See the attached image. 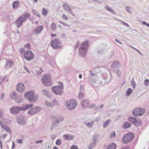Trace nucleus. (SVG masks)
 <instances>
[{
	"instance_id": "1",
	"label": "nucleus",
	"mask_w": 149,
	"mask_h": 149,
	"mask_svg": "<svg viewBox=\"0 0 149 149\" xmlns=\"http://www.w3.org/2000/svg\"><path fill=\"white\" fill-rule=\"evenodd\" d=\"M88 46V41H85L81 43L79 51V55L81 57L84 58L85 56Z\"/></svg>"
},
{
	"instance_id": "2",
	"label": "nucleus",
	"mask_w": 149,
	"mask_h": 149,
	"mask_svg": "<svg viewBox=\"0 0 149 149\" xmlns=\"http://www.w3.org/2000/svg\"><path fill=\"white\" fill-rule=\"evenodd\" d=\"M30 16V14L29 13H26L22 15L15 21L17 28H18L21 26L23 23L25 22Z\"/></svg>"
},
{
	"instance_id": "3",
	"label": "nucleus",
	"mask_w": 149,
	"mask_h": 149,
	"mask_svg": "<svg viewBox=\"0 0 149 149\" xmlns=\"http://www.w3.org/2000/svg\"><path fill=\"white\" fill-rule=\"evenodd\" d=\"M34 93L33 91H30L26 92L24 94L25 98L27 99L30 102H34L36 101L38 98V95H37L34 96Z\"/></svg>"
},
{
	"instance_id": "4",
	"label": "nucleus",
	"mask_w": 149,
	"mask_h": 149,
	"mask_svg": "<svg viewBox=\"0 0 149 149\" xmlns=\"http://www.w3.org/2000/svg\"><path fill=\"white\" fill-rule=\"evenodd\" d=\"M54 119L52 121V124L51 126L50 129L52 130L57 127L58 124L62 122L63 119V117L61 116H53Z\"/></svg>"
},
{
	"instance_id": "5",
	"label": "nucleus",
	"mask_w": 149,
	"mask_h": 149,
	"mask_svg": "<svg viewBox=\"0 0 149 149\" xmlns=\"http://www.w3.org/2000/svg\"><path fill=\"white\" fill-rule=\"evenodd\" d=\"M58 84L60 85L59 86H54L52 89L53 92L56 95H61L63 93V84L61 82H59Z\"/></svg>"
},
{
	"instance_id": "6",
	"label": "nucleus",
	"mask_w": 149,
	"mask_h": 149,
	"mask_svg": "<svg viewBox=\"0 0 149 149\" xmlns=\"http://www.w3.org/2000/svg\"><path fill=\"white\" fill-rule=\"evenodd\" d=\"M77 102L73 99L66 101L65 104L67 108L70 110L74 109L77 107Z\"/></svg>"
},
{
	"instance_id": "7",
	"label": "nucleus",
	"mask_w": 149,
	"mask_h": 149,
	"mask_svg": "<svg viewBox=\"0 0 149 149\" xmlns=\"http://www.w3.org/2000/svg\"><path fill=\"white\" fill-rule=\"evenodd\" d=\"M41 79L42 83L46 86H50L52 84L50 76L49 74L44 75L42 77Z\"/></svg>"
},
{
	"instance_id": "8",
	"label": "nucleus",
	"mask_w": 149,
	"mask_h": 149,
	"mask_svg": "<svg viewBox=\"0 0 149 149\" xmlns=\"http://www.w3.org/2000/svg\"><path fill=\"white\" fill-rule=\"evenodd\" d=\"M134 137L132 133H127L125 134L123 138V141L124 143H127L131 141Z\"/></svg>"
},
{
	"instance_id": "9",
	"label": "nucleus",
	"mask_w": 149,
	"mask_h": 149,
	"mask_svg": "<svg viewBox=\"0 0 149 149\" xmlns=\"http://www.w3.org/2000/svg\"><path fill=\"white\" fill-rule=\"evenodd\" d=\"M145 111L144 109L137 108L133 110L132 113L135 116H141L144 113Z\"/></svg>"
},
{
	"instance_id": "10",
	"label": "nucleus",
	"mask_w": 149,
	"mask_h": 149,
	"mask_svg": "<svg viewBox=\"0 0 149 149\" xmlns=\"http://www.w3.org/2000/svg\"><path fill=\"white\" fill-rule=\"evenodd\" d=\"M51 46L54 49H59L61 47L59 40L57 38L53 40L52 41Z\"/></svg>"
},
{
	"instance_id": "11",
	"label": "nucleus",
	"mask_w": 149,
	"mask_h": 149,
	"mask_svg": "<svg viewBox=\"0 0 149 149\" xmlns=\"http://www.w3.org/2000/svg\"><path fill=\"white\" fill-rule=\"evenodd\" d=\"M120 67L121 65L119 62L118 61H115L111 65V69L114 72L118 73L119 72L118 68Z\"/></svg>"
},
{
	"instance_id": "12",
	"label": "nucleus",
	"mask_w": 149,
	"mask_h": 149,
	"mask_svg": "<svg viewBox=\"0 0 149 149\" xmlns=\"http://www.w3.org/2000/svg\"><path fill=\"white\" fill-rule=\"evenodd\" d=\"M24 58L27 60L30 61L33 59L34 55L32 52L30 50H27L24 54Z\"/></svg>"
},
{
	"instance_id": "13",
	"label": "nucleus",
	"mask_w": 149,
	"mask_h": 149,
	"mask_svg": "<svg viewBox=\"0 0 149 149\" xmlns=\"http://www.w3.org/2000/svg\"><path fill=\"white\" fill-rule=\"evenodd\" d=\"M20 111H22V107H13L10 109V113L14 115L18 113Z\"/></svg>"
},
{
	"instance_id": "14",
	"label": "nucleus",
	"mask_w": 149,
	"mask_h": 149,
	"mask_svg": "<svg viewBox=\"0 0 149 149\" xmlns=\"http://www.w3.org/2000/svg\"><path fill=\"white\" fill-rule=\"evenodd\" d=\"M41 110L40 107L37 106L31 108L28 111V113L29 115H32L38 113Z\"/></svg>"
},
{
	"instance_id": "15",
	"label": "nucleus",
	"mask_w": 149,
	"mask_h": 149,
	"mask_svg": "<svg viewBox=\"0 0 149 149\" xmlns=\"http://www.w3.org/2000/svg\"><path fill=\"white\" fill-rule=\"evenodd\" d=\"M13 64V61L10 60H6L4 65V68L5 70H8L11 68Z\"/></svg>"
},
{
	"instance_id": "16",
	"label": "nucleus",
	"mask_w": 149,
	"mask_h": 149,
	"mask_svg": "<svg viewBox=\"0 0 149 149\" xmlns=\"http://www.w3.org/2000/svg\"><path fill=\"white\" fill-rule=\"evenodd\" d=\"M17 122L20 125H24L26 123V120L23 116L18 117L17 119Z\"/></svg>"
},
{
	"instance_id": "17",
	"label": "nucleus",
	"mask_w": 149,
	"mask_h": 149,
	"mask_svg": "<svg viewBox=\"0 0 149 149\" xmlns=\"http://www.w3.org/2000/svg\"><path fill=\"white\" fill-rule=\"evenodd\" d=\"M0 124L1 127L6 131L8 133L11 134V131L9 128L8 126H7L3 124V122L0 120Z\"/></svg>"
},
{
	"instance_id": "18",
	"label": "nucleus",
	"mask_w": 149,
	"mask_h": 149,
	"mask_svg": "<svg viewBox=\"0 0 149 149\" xmlns=\"http://www.w3.org/2000/svg\"><path fill=\"white\" fill-rule=\"evenodd\" d=\"M91 75L89 76L90 81L92 82L95 83L96 79L95 78L97 77V74L95 73H93L91 71H89Z\"/></svg>"
},
{
	"instance_id": "19",
	"label": "nucleus",
	"mask_w": 149,
	"mask_h": 149,
	"mask_svg": "<svg viewBox=\"0 0 149 149\" xmlns=\"http://www.w3.org/2000/svg\"><path fill=\"white\" fill-rule=\"evenodd\" d=\"M43 26L41 25L37 27L33 33L34 35H37L41 33L43 29Z\"/></svg>"
},
{
	"instance_id": "20",
	"label": "nucleus",
	"mask_w": 149,
	"mask_h": 149,
	"mask_svg": "<svg viewBox=\"0 0 149 149\" xmlns=\"http://www.w3.org/2000/svg\"><path fill=\"white\" fill-rule=\"evenodd\" d=\"M128 120L130 122L135 124L136 126L139 125L140 123V122H139L135 118L133 117H129L128 118Z\"/></svg>"
},
{
	"instance_id": "21",
	"label": "nucleus",
	"mask_w": 149,
	"mask_h": 149,
	"mask_svg": "<svg viewBox=\"0 0 149 149\" xmlns=\"http://www.w3.org/2000/svg\"><path fill=\"white\" fill-rule=\"evenodd\" d=\"M89 101L87 100H82L81 102V106L84 109H85L88 107Z\"/></svg>"
},
{
	"instance_id": "22",
	"label": "nucleus",
	"mask_w": 149,
	"mask_h": 149,
	"mask_svg": "<svg viewBox=\"0 0 149 149\" xmlns=\"http://www.w3.org/2000/svg\"><path fill=\"white\" fill-rule=\"evenodd\" d=\"M17 90L19 92H22L24 91V87L23 84L21 83H19L17 85Z\"/></svg>"
},
{
	"instance_id": "23",
	"label": "nucleus",
	"mask_w": 149,
	"mask_h": 149,
	"mask_svg": "<svg viewBox=\"0 0 149 149\" xmlns=\"http://www.w3.org/2000/svg\"><path fill=\"white\" fill-rule=\"evenodd\" d=\"M63 6L64 7V10L70 13L72 15H74L73 12L71 10V9L70 8V7L67 4H63Z\"/></svg>"
},
{
	"instance_id": "24",
	"label": "nucleus",
	"mask_w": 149,
	"mask_h": 149,
	"mask_svg": "<svg viewBox=\"0 0 149 149\" xmlns=\"http://www.w3.org/2000/svg\"><path fill=\"white\" fill-rule=\"evenodd\" d=\"M33 104H29L24 105L22 107V111H24L29 109V108L33 107Z\"/></svg>"
},
{
	"instance_id": "25",
	"label": "nucleus",
	"mask_w": 149,
	"mask_h": 149,
	"mask_svg": "<svg viewBox=\"0 0 149 149\" xmlns=\"http://www.w3.org/2000/svg\"><path fill=\"white\" fill-rule=\"evenodd\" d=\"M15 99V102L17 103H20L23 102V99L22 96H17Z\"/></svg>"
},
{
	"instance_id": "26",
	"label": "nucleus",
	"mask_w": 149,
	"mask_h": 149,
	"mask_svg": "<svg viewBox=\"0 0 149 149\" xmlns=\"http://www.w3.org/2000/svg\"><path fill=\"white\" fill-rule=\"evenodd\" d=\"M42 92L43 94L48 97H51V95L49 93L48 91L46 89H43L42 90Z\"/></svg>"
},
{
	"instance_id": "27",
	"label": "nucleus",
	"mask_w": 149,
	"mask_h": 149,
	"mask_svg": "<svg viewBox=\"0 0 149 149\" xmlns=\"http://www.w3.org/2000/svg\"><path fill=\"white\" fill-rule=\"evenodd\" d=\"M94 121H92L91 122H88L87 123L86 122L84 123V124L86 125L87 127L88 128H92L93 127V126L94 125Z\"/></svg>"
},
{
	"instance_id": "28",
	"label": "nucleus",
	"mask_w": 149,
	"mask_h": 149,
	"mask_svg": "<svg viewBox=\"0 0 149 149\" xmlns=\"http://www.w3.org/2000/svg\"><path fill=\"white\" fill-rule=\"evenodd\" d=\"M116 145L114 143H112L109 145L106 149H116Z\"/></svg>"
},
{
	"instance_id": "29",
	"label": "nucleus",
	"mask_w": 149,
	"mask_h": 149,
	"mask_svg": "<svg viewBox=\"0 0 149 149\" xmlns=\"http://www.w3.org/2000/svg\"><path fill=\"white\" fill-rule=\"evenodd\" d=\"M17 96L16 92L15 91H13L10 95V97L13 99H15Z\"/></svg>"
},
{
	"instance_id": "30",
	"label": "nucleus",
	"mask_w": 149,
	"mask_h": 149,
	"mask_svg": "<svg viewBox=\"0 0 149 149\" xmlns=\"http://www.w3.org/2000/svg\"><path fill=\"white\" fill-rule=\"evenodd\" d=\"M131 126L130 123L128 122H125L124 123V124L123 125V127L124 129L130 127Z\"/></svg>"
},
{
	"instance_id": "31",
	"label": "nucleus",
	"mask_w": 149,
	"mask_h": 149,
	"mask_svg": "<svg viewBox=\"0 0 149 149\" xmlns=\"http://www.w3.org/2000/svg\"><path fill=\"white\" fill-rule=\"evenodd\" d=\"M104 8L107 10L110 11L113 14H115V13L113 10L111 8L107 6H104Z\"/></svg>"
},
{
	"instance_id": "32",
	"label": "nucleus",
	"mask_w": 149,
	"mask_h": 149,
	"mask_svg": "<svg viewBox=\"0 0 149 149\" xmlns=\"http://www.w3.org/2000/svg\"><path fill=\"white\" fill-rule=\"evenodd\" d=\"M48 10L47 9L45 8H42V13L43 16H45L48 13Z\"/></svg>"
},
{
	"instance_id": "33",
	"label": "nucleus",
	"mask_w": 149,
	"mask_h": 149,
	"mask_svg": "<svg viewBox=\"0 0 149 149\" xmlns=\"http://www.w3.org/2000/svg\"><path fill=\"white\" fill-rule=\"evenodd\" d=\"M19 3V2L18 1H14L13 4V8L15 9Z\"/></svg>"
},
{
	"instance_id": "34",
	"label": "nucleus",
	"mask_w": 149,
	"mask_h": 149,
	"mask_svg": "<svg viewBox=\"0 0 149 149\" xmlns=\"http://www.w3.org/2000/svg\"><path fill=\"white\" fill-rule=\"evenodd\" d=\"M132 8L130 6H126L125 7V10L127 12L130 13H132Z\"/></svg>"
},
{
	"instance_id": "35",
	"label": "nucleus",
	"mask_w": 149,
	"mask_h": 149,
	"mask_svg": "<svg viewBox=\"0 0 149 149\" xmlns=\"http://www.w3.org/2000/svg\"><path fill=\"white\" fill-rule=\"evenodd\" d=\"M132 89L130 88H128L126 93V95L128 96H130L132 93Z\"/></svg>"
},
{
	"instance_id": "36",
	"label": "nucleus",
	"mask_w": 149,
	"mask_h": 149,
	"mask_svg": "<svg viewBox=\"0 0 149 149\" xmlns=\"http://www.w3.org/2000/svg\"><path fill=\"white\" fill-rule=\"evenodd\" d=\"M99 136V134H96L93 137L92 141L96 142V140L98 139Z\"/></svg>"
},
{
	"instance_id": "37",
	"label": "nucleus",
	"mask_w": 149,
	"mask_h": 149,
	"mask_svg": "<svg viewBox=\"0 0 149 149\" xmlns=\"http://www.w3.org/2000/svg\"><path fill=\"white\" fill-rule=\"evenodd\" d=\"M96 143L94 142L93 141H92L91 143L90 144L89 146L88 147V148L89 149H92L93 147L96 144Z\"/></svg>"
},
{
	"instance_id": "38",
	"label": "nucleus",
	"mask_w": 149,
	"mask_h": 149,
	"mask_svg": "<svg viewBox=\"0 0 149 149\" xmlns=\"http://www.w3.org/2000/svg\"><path fill=\"white\" fill-rule=\"evenodd\" d=\"M110 120L109 119L108 120L106 121L104 123L103 126L104 128L106 127L109 124V122Z\"/></svg>"
},
{
	"instance_id": "39",
	"label": "nucleus",
	"mask_w": 149,
	"mask_h": 149,
	"mask_svg": "<svg viewBox=\"0 0 149 149\" xmlns=\"http://www.w3.org/2000/svg\"><path fill=\"white\" fill-rule=\"evenodd\" d=\"M114 18L116 19H117V20H118L119 21H120L121 22L122 24L123 25L125 26H127V27L129 26V25L127 23L123 22V21L120 20H119L118 19H117L116 18Z\"/></svg>"
},
{
	"instance_id": "40",
	"label": "nucleus",
	"mask_w": 149,
	"mask_h": 149,
	"mask_svg": "<svg viewBox=\"0 0 149 149\" xmlns=\"http://www.w3.org/2000/svg\"><path fill=\"white\" fill-rule=\"evenodd\" d=\"M56 28V25L54 23L52 24L51 26V29L53 31Z\"/></svg>"
},
{
	"instance_id": "41",
	"label": "nucleus",
	"mask_w": 149,
	"mask_h": 149,
	"mask_svg": "<svg viewBox=\"0 0 149 149\" xmlns=\"http://www.w3.org/2000/svg\"><path fill=\"white\" fill-rule=\"evenodd\" d=\"M52 107H53L55 105H57L58 104V103L57 101L56 100L54 99L53 100L52 103Z\"/></svg>"
},
{
	"instance_id": "42",
	"label": "nucleus",
	"mask_w": 149,
	"mask_h": 149,
	"mask_svg": "<svg viewBox=\"0 0 149 149\" xmlns=\"http://www.w3.org/2000/svg\"><path fill=\"white\" fill-rule=\"evenodd\" d=\"M3 110L2 109H0V118L3 121L4 120V117L2 116V114L3 113Z\"/></svg>"
},
{
	"instance_id": "43",
	"label": "nucleus",
	"mask_w": 149,
	"mask_h": 149,
	"mask_svg": "<svg viewBox=\"0 0 149 149\" xmlns=\"http://www.w3.org/2000/svg\"><path fill=\"white\" fill-rule=\"evenodd\" d=\"M45 103V104L48 107H52V103L47 101H46Z\"/></svg>"
},
{
	"instance_id": "44",
	"label": "nucleus",
	"mask_w": 149,
	"mask_h": 149,
	"mask_svg": "<svg viewBox=\"0 0 149 149\" xmlns=\"http://www.w3.org/2000/svg\"><path fill=\"white\" fill-rule=\"evenodd\" d=\"M56 144L57 145H60L61 143V140L60 139H58L56 142Z\"/></svg>"
},
{
	"instance_id": "45",
	"label": "nucleus",
	"mask_w": 149,
	"mask_h": 149,
	"mask_svg": "<svg viewBox=\"0 0 149 149\" xmlns=\"http://www.w3.org/2000/svg\"><path fill=\"white\" fill-rule=\"evenodd\" d=\"M84 94L82 92H79V95L78 97L80 98H82L84 97Z\"/></svg>"
},
{
	"instance_id": "46",
	"label": "nucleus",
	"mask_w": 149,
	"mask_h": 149,
	"mask_svg": "<svg viewBox=\"0 0 149 149\" xmlns=\"http://www.w3.org/2000/svg\"><path fill=\"white\" fill-rule=\"evenodd\" d=\"M80 45V42L79 41H78L76 43L75 46V49H77L79 47Z\"/></svg>"
},
{
	"instance_id": "47",
	"label": "nucleus",
	"mask_w": 149,
	"mask_h": 149,
	"mask_svg": "<svg viewBox=\"0 0 149 149\" xmlns=\"http://www.w3.org/2000/svg\"><path fill=\"white\" fill-rule=\"evenodd\" d=\"M149 84V80L148 79H146L144 82V84L146 86H148Z\"/></svg>"
},
{
	"instance_id": "48",
	"label": "nucleus",
	"mask_w": 149,
	"mask_h": 149,
	"mask_svg": "<svg viewBox=\"0 0 149 149\" xmlns=\"http://www.w3.org/2000/svg\"><path fill=\"white\" fill-rule=\"evenodd\" d=\"M116 135V134L115 132H112L111 133L110 135V136L111 137H112L115 136Z\"/></svg>"
},
{
	"instance_id": "49",
	"label": "nucleus",
	"mask_w": 149,
	"mask_h": 149,
	"mask_svg": "<svg viewBox=\"0 0 149 149\" xmlns=\"http://www.w3.org/2000/svg\"><path fill=\"white\" fill-rule=\"evenodd\" d=\"M131 85L133 88H135V84L134 80H132L131 81Z\"/></svg>"
},
{
	"instance_id": "50",
	"label": "nucleus",
	"mask_w": 149,
	"mask_h": 149,
	"mask_svg": "<svg viewBox=\"0 0 149 149\" xmlns=\"http://www.w3.org/2000/svg\"><path fill=\"white\" fill-rule=\"evenodd\" d=\"M32 11L34 14H35L37 16H38L39 17L40 16V15L39 14V13L35 10L32 9Z\"/></svg>"
},
{
	"instance_id": "51",
	"label": "nucleus",
	"mask_w": 149,
	"mask_h": 149,
	"mask_svg": "<svg viewBox=\"0 0 149 149\" xmlns=\"http://www.w3.org/2000/svg\"><path fill=\"white\" fill-rule=\"evenodd\" d=\"M95 104L94 103H92V104H91L90 106H88V108H89L90 109H92L93 107H95Z\"/></svg>"
},
{
	"instance_id": "52",
	"label": "nucleus",
	"mask_w": 149,
	"mask_h": 149,
	"mask_svg": "<svg viewBox=\"0 0 149 149\" xmlns=\"http://www.w3.org/2000/svg\"><path fill=\"white\" fill-rule=\"evenodd\" d=\"M80 90L81 91H82L84 90V86L82 84H81L80 86Z\"/></svg>"
},
{
	"instance_id": "53",
	"label": "nucleus",
	"mask_w": 149,
	"mask_h": 149,
	"mask_svg": "<svg viewBox=\"0 0 149 149\" xmlns=\"http://www.w3.org/2000/svg\"><path fill=\"white\" fill-rule=\"evenodd\" d=\"M65 140H69V135H64L63 136Z\"/></svg>"
},
{
	"instance_id": "54",
	"label": "nucleus",
	"mask_w": 149,
	"mask_h": 149,
	"mask_svg": "<svg viewBox=\"0 0 149 149\" xmlns=\"http://www.w3.org/2000/svg\"><path fill=\"white\" fill-rule=\"evenodd\" d=\"M71 149H78V147L75 145H74L72 146L70 148Z\"/></svg>"
},
{
	"instance_id": "55",
	"label": "nucleus",
	"mask_w": 149,
	"mask_h": 149,
	"mask_svg": "<svg viewBox=\"0 0 149 149\" xmlns=\"http://www.w3.org/2000/svg\"><path fill=\"white\" fill-rule=\"evenodd\" d=\"M17 142L19 143H23V140L22 139H18L17 140Z\"/></svg>"
},
{
	"instance_id": "56",
	"label": "nucleus",
	"mask_w": 149,
	"mask_h": 149,
	"mask_svg": "<svg viewBox=\"0 0 149 149\" xmlns=\"http://www.w3.org/2000/svg\"><path fill=\"white\" fill-rule=\"evenodd\" d=\"M74 138V136L73 135H69V140H72Z\"/></svg>"
},
{
	"instance_id": "57",
	"label": "nucleus",
	"mask_w": 149,
	"mask_h": 149,
	"mask_svg": "<svg viewBox=\"0 0 149 149\" xmlns=\"http://www.w3.org/2000/svg\"><path fill=\"white\" fill-rule=\"evenodd\" d=\"M100 120V117H97L95 118L94 121H95V122H97L99 121Z\"/></svg>"
},
{
	"instance_id": "58",
	"label": "nucleus",
	"mask_w": 149,
	"mask_h": 149,
	"mask_svg": "<svg viewBox=\"0 0 149 149\" xmlns=\"http://www.w3.org/2000/svg\"><path fill=\"white\" fill-rule=\"evenodd\" d=\"M5 97V94L4 93H3L1 95V100H3Z\"/></svg>"
},
{
	"instance_id": "59",
	"label": "nucleus",
	"mask_w": 149,
	"mask_h": 149,
	"mask_svg": "<svg viewBox=\"0 0 149 149\" xmlns=\"http://www.w3.org/2000/svg\"><path fill=\"white\" fill-rule=\"evenodd\" d=\"M130 47L134 49H135L141 55H142V53L140 52L138 49H135L133 47L130 46Z\"/></svg>"
},
{
	"instance_id": "60",
	"label": "nucleus",
	"mask_w": 149,
	"mask_h": 149,
	"mask_svg": "<svg viewBox=\"0 0 149 149\" xmlns=\"http://www.w3.org/2000/svg\"><path fill=\"white\" fill-rule=\"evenodd\" d=\"M24 69L29 73H30V72L28 70L26 66H24Z\"/></svg>"
},
{
	"instance_id": "61",
	"label": "nucleus",
	"mask_w": 149,
	"mask_h": 149,
	"mask_svg": "<svg viewBox=\"0 0 149 149\" xmlns=\"http://www.w3.org/2000/svg\"><path fill=\"white\" fill-rule=\"evenodd\" d=\"M62 17L64 19L67 20L68 19L67 16L65 15H63Z\"/></svg>"
},
{
	"instance_id": "62",
	"label": "nucleus",
	"mask_w": 149,
	"mask_h": 149,
	"mask_svg": "<svg viewBox=\"0 0 149 149\" xmlns=\"http://www.w3.org/2000/svg\"><path fill=\"white\" fill-rule=\"evenodd\" d=\"M97 53L99 54H103V52L102 50H99L98 51Z\"/></svg>"
},
{
	"instance_id": "63",
	"label": "nucleus",
	"mask_w": 149,
	"mask_h": 149,
	"mask_svg": "<svg viewBox=\"0 0 149 149\" xmlns=\"http://www.w3.org/2000/svg\"><path fill=\"white\" fill-rule=\"evenodd\" d=\"M142 24L144 25H146L147 26L149 27V24L145 22H143Z\"/></svg>"
},
{
	"instance_id": "64",
	"label": "nucleus",
	"mask_w": 149,
	"mask_h": 149,
	"mask_svg": "<svg viewBox=\"0 0 149 149\" xmlns=\"http://www.w3.org/2000/svg\"><path fill=\"white\" fill-rule=\"evenodd\" d=\"M56 135L55 134H53L51 135V138L52 139H54L56 137Z\"/></svg>"
}]
</instances>
